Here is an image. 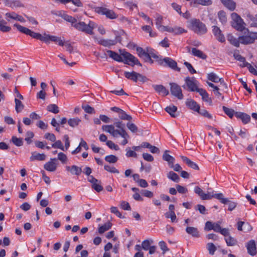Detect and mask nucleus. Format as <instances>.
Returning a JSON list of instances; mask_svg holds the SVG:
<instances>
[{"instance_id": "c9c22d12", "label": "nucleus", "mask_w": 257, "mask_h": 257, "mask_svg": "<svg viewBox=\"0 0 257 257\" xmlns=\"http://www.w3.org/2000/svg\"><path fill=\"white\" fill-rule=\"evenodd\" d=\"M247 17L250 26L251 27H256L257 26V15L253 16L249 14Z\"/></svg>"}, {"instance_id": "052dcab7", "label": "nucleus", "mask_w": 257, "mask_h": 257, "mask_svg": "<svg viewBox=\"0 0 257 257\" xmlns=\"http://www.w3.org/2000/svg\"><path fill=\"white\" fill-rule=\"evenodd\" d=\"M241 67H246L250 73H251L253 74H257V71L255 70V69L253 66H252L250 64H249L247 62L246 63H245V65H244V64L243 65H241Z\"/></svg>"}, {"instance_id": "4c0bfd02", "label": "nucleus", "mask_w": 257, "mask_h": 257, "mask_svg": "<svg viewBox=\"0 0 257 257\" xmlns=\"http://www.w3.org/2000/svg\"><path fill=\"white\" fill-rule=\"evenodd\" d=\"M167 177L176 183H178L180 181L179 176L173 171H170L167 174Z\"/></svg>"}, {"instance_id": "338daca9", "label": "nucleus", "mask_w": 257, "mask_h": 257, "mask_svg": "<svg viewBox=\"0 0 257 257\" xmlns=\"http://www.w3.org/2000/svg\"><path fill=\"white\" fill-rule=\"evenodd\" d=\"M176 187L177 191L181 194H184V193H186L187 192H188L187 188L185 187H183L180 185H176Z\"/></svg>"}, {"instance_id": "7c9ffc66", "label": "nucleus", "mask_w": 257, "mask_h": 257, "mask_svg": "<svg viewBox=\"0 0 257 257\" xmlns=\"http://www.w3.org/2000/svg\"><path fill=\"white\" fill-rule=\"evenodd\" d=\"M148 51L149 52L151 57L155 59L156 61L157 62L159 65L162 63L163 59L162 57L160 55H158L155 52L154 50L148 48Z\"/></svg>"}, {"instance_id": "ea45409f", "label": "nucleus", "mask_w": 257, "mask_h": 257, "mask_svg": "<svg viewBox=\"0 0 257 257\" xmlns=\"http://www.w3.org/2000/svg\"><path fill=\"white\" fill-rule=\"evenodd\" d=\"M15 109L17 113H19L22 111L24 108V105L22 102L17 98H15Z\"/></svg>"}, {"instance_id": "37998d69", "label": "nucleus", "mask_w": 257, "mask_h": 257, "mask_svg": "<svg viewBox=\"0 0 257 257\" xmlns=\"http://www.w3.org/2000/svg\"><path fill=\"white\" fill-rule=\"evenodd\" d=\"M18 14L14 12L7 13L5 14L6 19L8 22H10L11 20L17 21Z\"/></svg>"}, {"instance_id": "de8ad7c7", "label": "nucleus", "mask_w": 257, "mask_h": 257, "mask_svg": "<svg viewBox=\"0 0 257 257\" xmlns=\"http://www.w3.org/2000/svg\"><path fill=\"white\" fill-rule=\"evenodd\" d=\"M225 241L228 246H233L236 244V240L230 235L225 238Z\"/></svg>"}, {"instance_id": "8fccbe9b", "label": "nucleus", "mask_w": 257, "mask_h": 257, "mask_svg": "<svg viewBox=\"0 0 257 257\" xmlns=\"http://www.w3.org/2000/svg\"><path fill=\"white\" fill-rule=\"evenodd\" d=\"M209 253L213 255L216 250V247L213 243H208L206 245Z\"/></svg>"}, {"instance_id": "5fc2aeb1", "label": "nucleus", "mask_w": 257, "mask_h": 257, "mask_svg": "<svg viewBox=\"0 0 257 257\" xmlns=\"http://www.w3.org/2000/svg\"><path fill=\"white\" fill-rule=\"evenodd\" d=\"M198 113H199L200 115L207 117L209 119H211L212 118V116L211 114H210L205 109H200L199 108V110L197 111Z\"/></svg>"}, {"instance_id": "864d4df0", "label": "nucleus", "mask_w": 257, "mask_h": 257, "mask_svg": "<svg viewBox=\"0 0 257 257\" xmlns=\"http://www.w3.org/2000/svg\"><path fill=\"white\" fill-rule=\"evenodd\" d=\"M207 78L209 80L215 83L219 82L218 79H220L215 73L213 72L208 74Z\"/></svg>"}, {"instance_id": "774afa93", "label": "nucleus", "mask_w": 257, "mask_h": 257, "mask_svg": "<svg viewBox=\"0 0 257 257\" xmlns=\"http://www.w3.org/2000/svg\"><path fill=\"white\" fill-rule=\"evenodd\" d=\"M126 126L133 133H136L138 131V127L136 124L131 122H127Z\"/></svg>"}, {"instance_id": "f8f14e48", "label": "nucleus", "mask_w": 257, "mask_h": 257, "mask_svg": "<svg viewBox=\"0 0 257 257\" xmlns=\"http://www.w3.org/2000/svg\"><path fill=\"white\" fill-rule=\"evenodd\" d=\"M194 192L202 200H210L212 198H215V194H213L209 192H207V193H205L202 189L199 186L195 187Z\"/></svg>"}, {"instance_id": "680f3d73", "label": "nucleus", "mask_w": 257, "mask_h": 257, "mask_svg": "<svg viewBox=\"0 0 257 257\" xmlns=\"http://www.w3.org/2000/svg\"><path fill=\"white\" fill-rule=\"evenodd\" d=\"M82 108L88 113L92 114L95 113L94 109L89 105L82 106Z\"/></svg>"}, {"instance_id": "4468645a", "label": "nucleus", "mask_w": 257, "mask_h": 257, "mask_svg": "<svg viewBox=\"0 0 257 257\" xmlns=\"http://www.w3.org/2000/svg\"><path fill=\"white\" fill-rule=\"evenodd\" d=\"M185 81L187 86L191 91H197L199 89L198 88V82L194 77H187L185 79Z\"/></svg>"}, {"instance_id": "f257e3e1", "label": "nucleus", "mask_w": 257, "mask_h": 257, "mask_svg": "<svg viewBox=\"0 0 257 257\" xmlns=\"http://www.w3.org/2000/svg\"><path fill=\"white\" fill-rule=\"evenodd\" d=\"M124 127L125 125L122 121H117L115 122L113 124L103 125L102 129L109 133L113 137L116 138L118 136H121L124 139L121 144L124 146L128 143L127 139L130 137Z\"/></svg>"}, {"instance_id": "c756f323", "label": "nucleus", "mask_w": 257, "mask_h": 257, "mask_svg": "<svg viewBox=\"0 0 257 257\" xmlns=\"http://www.w3.org/2000/svg\"><path fill=\"white\" fill-rule=\"evenodd\" d=\"M197 92L202 96V99L203 101L209 103L212 102L211 98L209 97V95L205 90L199 88L197 90Z\"/></svg>"}, {"instance_id": "4be33fe9", "label": "nucleus", "mask_w": 257, "mask_h": 257, "mask_svg": "<svg viewBox=\"0 0 257 257\" xmlns=\"http://www.w3.org/2000/svg\"><path fill=\"white\" fill-rule=\"evenodd\" d=\"M59 13V16H60L66 21L71 23L72 26L74 27V25H75L77 22V20L75 18L69 16L64 13L62 14L61 12H60Z\"/></svg>"}, {"instance_id": "ddd939ff", "label": "nucleus", "mask_w": 257, "mask_h": 257, "mask_svg": "<svg viewBox=\"0 0 257 257\" xmlns=\"http://www.w3.org/2000/svg\"><path fill=\"white\" fill-rule=\"evenodd\" d=\"M160 65L163 66H168L171 69L177 70L178 71H180V69L177 67V62L172 59L169 57L163 58L162 62L160 64Z\"/></svg>"}, {"instance_id": "79ce46f5", "label": "nucleus", "mask_w": 257, "mask_h": 257, "mask_svg": "<svg viewBox=\"0 0 257 257\" xmlns=\"http://www.w3.org/2000/svg\"><path fill=\"white\" fill-rule=\"evenodd\" d=\"M11 141L17 147H21L23 145V141L22 138H18L15 136H13Z\"/></svg>"}, {"instance_id": "69168bd1", "label": "nucleus", "mask_w": 257, "mask_h": 257, "mask_svg": "<svg viewBox=\"0 0 257 257\" xmlns=\"http://www.w3.org/2000/svg\"><path fill=\"white\" fill-rule=\"evenodd\" d=\"M106 145L111 149H113L114 150L117 151L119 149L118 146L117 145H115L111 141H106Z\"/></svg>"}, {"instance_id": "20e7f679", "label": "nucleus", "mask_w": 257, "mask_h": 257, "mask_svg": "<svg viewBox=\"0 0 257 257\" xmlns=\"http://www.w3.org/2000/svg\"><path fill=\"white\" fill-rule=\"evenodd\" d=\"M94 23L90 22L88 24H85L84 22H76L74 25V27L78 31L84 32L86 34L92 35L93 30L94 28Z\"/></svg>"}, {"instance_id": "bf43d9fd", "label": "nucleus", "mask_w": 257, "mask_h": 257, "mask_svg": "<svg viewBox=\"0 0 257 257\" xmlns=\"http://www.w3.org/2000/svg\"><path fill=\"white\" fill-rule=\"evenodd\" d=\"M52 147L54 148H58L62 151H65L64 147H63L61 141L60 140H58L57 141H55L54 143L52 145Z\"/></svg>"}, {"instance_id": "dca6fc26", "label": "nucleus", "mask_w": 257, "mask_h": 257, "mask_svg": "<svg viewBox=\"0 0 257 257\" xmlns=\"http://www.w3.org/2000/svg\"><path fill=\"white\" fill-rule=\"evenodd\" d=\"M247 252L249 254L254 256L256 253V248L255 241L254 240H249L246 244Z\"/></svg>"}, {"instance_id": "6e6552de", "label": "nucleus", "mask_w": 257, "mask_h": 257, "mask_svg": "<svg viewBox=\"0 0 257 257\" xmlns=\"http://www.w3.org/2000/svg\"><path fill=\"white\" fill-rule=\"evenodd\" d=\"M124 75L126 78L132 80L135 82H137L139 81L144 83L147 80L146 77L135 71H132L131 72L125 71L124 72Z\"/></svg>"}, {"instance_id": "9b49d317", "label": "nucleus", "mask_w": 257, "mask_h": 257, "mask_svg": "<svg viewBox=\"0 0 257 257\" xmlns=\"http://www.w3.org/2000/svg\"><path fill=\"white\" fill-rule=\"evenodd\" d=\"M169 85L170 86L171 94L179 99H182L183 98V95L180 86L175 83L171 82L169 83Z\"/></svg>"}, {"instance_id": "f03ea898", "label": "nucleus", "mask_w": 257, "mask_h": 257, "mask_svg": "<svg viewBox=\"0 0 257 257\" xmlns=\"http://www.w3.org/2000/svg\"><path fill=\"white\" fill-rule=\"evenodd\" d=\"M14 27H16L20 32L27 35H29L33 38L44 42L46 43H49L50 41H52V35L46 34H44L43 35H42L40 33L34 32L29 29L18 24H15L14 25Z\"/></svg>"}, {"instance_id": "49530a36", "label": "nucleus", "mask_w": 257, "mask_h": 257, "mask_svg": "<svg viewBox=\"0 0 257 257\" xmlns=\"http://www.w3.org/2000/svg\"><path fill=\"white\" fill-rule=\"evenodd\" d=\"M222 108L224 113L226 115H227L230 118H232L234 114L235 115L236 112H235L233 109L229 108L224 106H223Z\"/></svg>"}, {"instance_id": "393cba45", "label": "nucleus", "mask_w": 257, "mask_h": 257, "mask_svg": "<svg viewBox=\"0 0 257 257\" xmlns=\"http://www.w3.org/2000/svg\"><path fill=\"white\" fill-rule=\"evenodd\" d=\"M181 158L189 167L197 170L199 169L198 165L189 159L187 157L181 156Z\"/></svg>"}, {"instance_id": "13d9d810", "label": "nucleus", "mask_w": 257, "mask_h": 257, "mask_svg": "<svg viewBox=\"0 0 257 257\" xmlns=\"http://www.w3.org/2000/svg\"><path fill=\"white\" fill-rule=\"evenodd\" d=\"M104 168L106 171L108 172L113 173H119V171L114 167H112L108 165H105L104 166Z\"/></svg>"}, {"instance_id": "c85d7f7f", "label": "nucleus", "mask_w": 257, "mask_h": 257, "mask_svg": "<svg viewBox=\"0 0 257 257\" xmlns=\"http://www.w3.org/2000/svg\"><path fill=\"white\" fill-rule=\"evenodd\" d=\"M227 39L231 45L236 47H239L240 43L239 38L237 39L231 34H229L227 35Z\"/></svg>"}, {"instance_id": "a878e982", "label": "nucleus", "mask_w": 257, "mask_h": 257, "mask_svg": "<svg viewBox=\"0 0 257 257\" xmlns=\"http://www.w3.org/2000/svg\"><path fill=\"white\" fill-rule=\"evenodd\" d=\"M169 152V151L168 150H166L164 152L162 157L163 159L168 162L169 166L171 165L173 166V164L175 162V158L168 154Z\"/></svg>"}, {"instance_id": "e433bc0d", "label": "nucleus", "mask_w": 257, "mask_h": 257, "mask_svg": "<svg viewBox=\"0 0 257 257\" xmlns=\"http://www.w3.org/2000/svg\"><path fill=\"white\" fill-rule=\"evenodd\" d=\"M59 2L63 4H66L70 2H71L75 6L78 7H82L83 4L80 0H59Z\"/></svg>"}, {"instance_id": "09e8293b", "label": "nucleus", "mask_w": 257, "mask_h": 257, "mask_svg": "<svg viewBox=\"0 0 257 257\" xmlns=\"http://www.w3.org/2000/svg\"><path fill=\"white\" fill-rule=\"evenodd\" d=\"M105 160L109 163L113 164L115 163L117 161L118 158L116 156L114 155H110L106 156L105 157Z\"/></svg>"}, {"instance_id": "6e6d98bb", "label": "nucleus", "mask_w": 257, "mask_h": 257, "mask_svg": "<svg viewBox=\"0 0 257 257\" xmlns=\"http://www.w3.org/2000/svg\"><path fill=\"white\" fill-rule=\"evenodd\" d=\"M34 137V134L31 131H28L26 133V137L25 140L27 142L28 144H30L32 142V139Z\"/></svg>"}, {"instance_id": "423d86ee", "label": "nucleus", "mask_w": 257, "mask_h": 257, "mask_svg": "<svg viewBox=\"0 0 257 257\" xmlns=\"http://www.w3.org/2000/svg\"><path fill=\"white\" fill-rule=\"evenodd\" d=\"M231 17L232 19L231 25L234 29L239 31H242L246 29L245 24L239 15L236 13H233Z\"/></svg>"}, {"instance_id": "4d7b16f0", "label": "nucleus", "mask_w": 257, "mask_h": 257, "mask_svg": "<svg viewBox=\"0 0 257 257\" xmlns=\"http://www.w3.org/2000/svg\"><path fill=\"white\" fill-rule=\"evenodd\" d=\"M58 159L63 164L66 163L68 160L67 156L62 152L58 153Z\"/></svg>"}, {"instance_id": "bb28decb", "label": "nucleus", "mask_w": 257, "mask_h": 257, "mask_svg": "<svg viewBox=\"0 0 257 257\" xmlns=\"http://www.w3.org/2000/svg\"><path fill=\"white\" fill-rule=\"evenodd\" d=\"M186 231L188 234L194 237H199L200 236L199 232L196 227L187 226L186 228Z\"/></svg>"}, {"instance_id": "aec40b11", "label": "nucleus", "mask_w": 257, "mask_h": 257, "mask_svg": "<svg viewBox=\"0 0 257 257\" xmlns=\"http://www.w3.org/2000/svg\"><path fill=\"white\" fill-rule=\"evenodd\" d=\"M66 170L70 172L72 175L79 176L82 173V169L76 165L66 166Z\"/></svg>"}, {"instance_id": "a211bd4d", "label": "nucleus", "mask_w": 257, "mask_h": 257, "mask_svg": "<svg viewBox=\"0 0 257 257\" xmlns=\"http://www.w3.org/2000/svg\"><path fill=\"white\" fill-rule=\"evenodd\" d=\"M185 104L188 108L194 111L197 112L200 108L199 105L192 99H187L186 100Z\"/></svg>"}, {"instance_id": "6ab92c4d", "label": "nucleus", "mask_w": 257, "mask_h": 257, "mask_svg": "<svg viewBox=\"0 0 257 257\" xmlns=\"http://www.w3.org/2000/svg\"><path fill=\"white\" fill-rule=\"evenodd\" d=\"M94 39L98 42V43L104 47H110L111 46L115 45L116 44V41L114 40H108V39H100L98 40L96 37H93Z\"/></svg>"}, {"instance_id": "b1692460", "label": "nucleus", "mask_w": 257, "mask_h": 257, "mask_svg": "<svg viewBox=\"0 0 257 257\" xmlns=\"http://www.w3.org/2000/svg\"><path fill=\"white\" fill-rule=\"evenodd\" d=\"M106 53L110 58L117 62H122L123 59L121 55L111 50H107Z\"/></svg>"}, {"instance_id": "2eb2a0df", "label": "nucleus", "mask_w": 257, "mask_h": 257, "mask_svg": "<svg viewBox=\"0 0 257 257\" xmlns=\"http://www.w3.org/2000/svg\"><path fill=\"white\" fill-rule=\"evenodd\" d=\"M212 33L216 39L220 43H224L225 41V38L222 33L221 30L219 27L216 26L212 27Z\"/></svg>"}, {"instance_id": "2f4dec72", "label": "nucleus", "mask_w": 257, "mask_h": 257, "mask_svg": "<svg viewBox=\"0 0 257 257\" xmlns=\"http://www.w3.org/2000/svg\"><path fill=\"white\" fill-rule=\"evenodd\" d=\"M191 53L193 55L202 59H205L207 57V56L202 51L195 48L192 49Z\"/></svg>"}, {"instance_id": "3c124183", "label": "nucleus", "mask_w": 257, "mask_h": 257, "mask_svg": "<svg viewBox=\"0 0 257 257\" xmlns=\"http://www.w3.org/2000/svg\"><path fill=\"white\" fill-rule=\"evenodd\" d=\"M91 187L97 192H99L103 190V187L101 185V181L98 180V182L93 183Z\"/></svg>"}, {"instance_id": "39448f33", "label": "nucleus", "mask_w": 257, "mask_h": 257, "mask_svg": "<svg viewBox=\"0 0 257 257\" xmlns=\"http://www.w3.org/2000/svg\"><path fill=\"white\" fill-rule=\"evenodd\" d=\"M245 31L244 35L239 37L240 43L244 45L253 43L257 39V33L249 32L247 29Z\"/></svg>"}, {"instance_id": "e2e57ef3", "label": "nucleus", "mask_w": 257, "mask_h": 257, "mask_svg": "<svg viewBox=\"0 0 257 257\" xmlns=\"http://www.w3.org/2000/svg\"><path fill=\"white\" fill-rule=\"evenodd\" d=\"M44 138L52 142H54L56 141V137L53 134L47 133L45 134Z\"/></svg>"}, {"instance_id": "473e14b6", "label": "nucleus", "mask_w": 257, "mask_h": 257, "mask_svg": "<svg viewBox=\"0 0 257 257\" xmlns=\"http://www.w3.org/2000/svg\"><path fill=\"white\" fill-rule=\"evenodd\" d=\"M221 3L231 11H233L235 8V3L232 0H220Z\"/></svg>"}, {"instance_id": "72a5a7b5", "label": "nucleus", "mask_w": 257, "mask_h": 257, "mask_svg": "<svg viewBox=\"0 0 257 257\" xmlns=\"http://www.w3.org/2000/svg\"><path fill=\"white\" fill-rule=\"evenodd\" d=\"M165 110L172 117H175L176 115L175 112L177 110V107L173 105H169L166 107Z\"/></svg>"}, {"instance_id": "f3484780", "label": "nucleus", "mask_w": 257, "mask_h": 257, "mask_svg": "<svg viewBox=\"0 0 257 257\" xmlns=\"http://www.w3.org/2000/svg\"><path fill=\"white\" fill-rule=\"evenodd\" d=\"M56 160V158L51 159L50 161L47 162L44 166V169L49 172L55 171L57 168V164L54 161Z\"/></svg>"}, {"instance_id": "0e129e2a", "label": "nucleus", "mask_w": 257, "mask_h": 257, "mask_svg": "<svg viewBox=\"0 0 257 257\" xmlns=\"http://www.w3.org/2000/svg\"><path fill=\"white\" fill-rule=\"evenodd\" d=\"M10 7L12 9L23 7L24 5L19 1H15L11 3Z\"/></svg>"}, {"instance_id": "f704fd0d", "label": "nucleus", "mask_w": 257, "mask_h": 257, "mask_svg": "<svg viewBox=\"0 0 257 257\" xmlns=\"http://www.w3.org/2000/svg\"><path fill=\"white\" fill-rule=\"evenodd\" d=\"M7 22L2 19L0 20V31L4 33L9 32L11 30V28L6 25Z\"/></svg>"}, {"instance_id": "58836bf2", "label": "nucleus", "mask_w": 257, "mask_h": 257, "mask_svg": "<svg viewBox=\"0 0 257 257\" xmlns=\"http://www.w3.org/2000/svg\"><path fill=\"white\" fill-rule=\"evenodd\" d=\"M81 119L78 117H75L69 119L68 120V123L70 126L74 127L77 126L81 122Z\"/></svg>"}, {"instance_id": "cd10ccee", "label": "nucleus", "mask_w": 257, "mask_h": 257, "mask_svg": "<svg viewBox=\"0 0 257 257\" xmlns=\"http://www.w3.org/2000/svg\"><path fill=\"white\" fill-rule=\"evenodd\" d=\"M153 87L157 92L161 93L163 96L169 94V91L162 85H155Z\"/></svg>"}, {"instance_id": "a18cd8bd", "label": "nucleus", "mask_w": 257, "mask_h": 257, "mask_svg": "<svg viewBox=\"0 0 257 257\" xmlns=\"http://www.w3.org/2000/svg\"><path fill=\"white\" fill-rule=\"evenodd\" d=\"M47 109L54 113H58L59 112L58 106L55 104H51L47 106Z\"/></svg>"}, {"instance_id": "5701e85b", "label": "nucleus", "mask_w": 257, "mask_h": 257, "mask_svg": "<svg viewBox=\"0 0 257 257\" xmlns=\"http://www.w3.org/2000/svg\"><path fill=\"white\" fill-rule=\"evenodd\" d=\"M235 116L241 119L242 122L244 124H246L250 121V116L243 112H237L235 113Z\"/></svg>"}, {"instance_id": "1a4fd4ad", "label": "nucleus", "mask_w": 257, "mask_h": 257, "mask_svg": "<svg viewBox=\"0 0 257 257\" xmlns=\"http://www.w3.org/2000/svg\"><path fill=\"white\" fill-rule=\"evenodd\" d=\"M94 11L98 14L105 15L107 18L110 19H116L117 15L112 11L102 7H95Z\"/></svg>"}, {"instance_id": "a19ab883", "label": "nucleus", "mask_w": 257, "mask_h": 257, "mask_svg": "<svg viewBox=\"0 0 257 257\" xmlns=\"http://www.w3.org/2000/svg\"><path fill=\"white\" fill-rule=\"evenodd\" d=\"M111 223L109 222H108L105 224H104L103 225L100 226L98 228V232L99 233H103L105 231L108 230L109 229V228L111 227Z\"/></svg>"}, {"instance_id": "412c9836", "label": "nucleus", "mask_w": 257, "mask_h": 257, "mask_svg": "<svg viewBox=\"0 0 257 257\" xmlns=\"http://www.w3.org/2000/svg\"><path fill=\"white\" fill-rule=\"evenodd\" d=\"M32 155L30 158L31 161H44L46 159V155L44 154H40L36 152H33L31 153Z\"/></svg>"}, {"instance_id": "7ed1b4c3", "label": "nucleus", "mask_w": 257, "mask_h": 257, "mask_svg": "<svg viewBox=\"0 0 257 257\" xmlns=\"http://www.w3.org/2000/svg\"><path fill=\"white\" fill-rule=\"evenodd\" d=\"M187 25V27L189 29L198 35H203L207 31L205 25L199 19H191L188 21Z\"/></svg>"}, {"instance_id": "9d476101", "label": "nucleus", "mask_w": 257, "mask_h": 257, "mask_svg": "<svg viewBox=\"0 0 257 257\" xmlns=\"http://www.w3.org/2000/svg\"><path fill=\"white\" fill-rule=\"evenodd\" d=\"M215 198L218 199L222 204H228L229 211H232L236 206V203L231 201L226 198H224L222 193L215 194Z\"/></svg>"}, {"instance_id": "c03bdc74", "label": "nucleus", "mask_w": 257, "mask_h": 257, "mask_svg": "<svg viewBox=\"0 0 257 257\" xmlns=\"http://www.w3.org/2000/svg\"><path fill=\"white\" fill-rule=\"evenodd\" d=\"M119 117L122 120H131L132 119V117L126 114L124 111L123 110H121L120 112L119 113Z\"/></svg>"}, {"instance_id": "0eeeda50", "label": "nucleus", "mask_w": 257, "mask_h": 257, "mask_svg": "<svg viewBox=\"0 0 257 257\" xmlns=\"http://www.w3.org/2000/svg\"><path fill=\"white\" fill-rule=\"evenodd\" d=\"M123 61L124 64L130 65H134L135 64L141 66L138 59L128 52L124 51L121 53Z\"/></svg>"}, {"instance_id": "603ef678", "label": "nucleus", "mask_w": 257, "mask_h": 257, "mask_svg": "<svg viewBox=\"0 0 257 257\" xmlns=\"http://www.w3.org/2000/svg\"><path fill=\"white\" fill-rule=\"evenodd\" d=\"M218 18L222 24H225L227 21V18L225 13L223 11H219L218 13Z\"/></svg>"}]
</instances>
